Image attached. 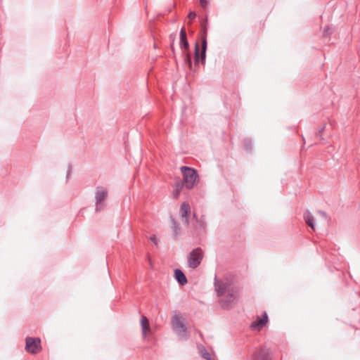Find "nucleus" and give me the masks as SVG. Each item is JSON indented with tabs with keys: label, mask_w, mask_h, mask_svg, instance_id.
I'll return each instance as SVG.
<instances>
[{
	"label": "nucleus",
	"mask_w": 360,
	"mask_h": 360,
	"mask_svg": "<svg viewBox=\"0 0 360 360\" xmlns=\"http://www.w3.org/2000/svg\"><path fill=\"white\" fill-rule=\"evenodd\" d=\"M214 288L219 297H222L227 293L226 297L221 299V307L229 309L237 297V292L230 283L214 278Z\"/></svg>",
	"instance_id": "1"
},
{
	"label": "nucleus",
	"mask_w": 360,
	"mask_h": 360,
	"mask_svg": "<svg viewBox=\"0 0 360 360\" xmlns=\"http://www.w3.org/2000/svg\"><path fill=\"white\" fill-rule=\"evenodd\" d=\"M181 172L183 175V180L185 187L187 189H191L194 187L195 184L199 181V175L198 171L190 167L182 166Z\"/></svg>",
	"instance_id": "2"
},
{
	"label": "nucleus",
	"mask_w": 360,
	"mask_h": 360,
	"mask_svg": "<svg viewBox=\"0 0 360 360\" xmlns=\"http://www.w3.org/2000/svg\"><path fill=\"white\" fill-rule=\"evenodd\" d=\"M179 46L181 49L183 51V54L184 57V62L188 65L189 68L192 69V59L190 53H187L189 50V43L187 39V34L186 32V29L183 27H181L179 33Z\"/></svg>",
	"instance_id": "3"
},
{
	"label": "nucleus",
	"mask_w": 360,
	"mask_h": 360,
	"mask_svg": "<svg viewBox=\"0 0 360 360\" xmlns=\"http://www.w3.org/2000/svg\"><path fill=\"white\" fill-rule=\"evenodd\" d=\"M203 251L200 248L193 249L188 256V266L191 269H196L203 259Z\"/></svg>",
	"instance_id": "4"
},
{
	"label": "nucleus",
	"mask_w": 360,
	"mask_h": 360,
	"mask_svg": "<svg viewBox=\"0 0 360 360\" xmlns=\"http://www.w3.org/2000/svg\"><path fill=\"white\" fill-rule=\"evenodd\" d=\"M108 196V191L103 186H97L95 190V205H96V212H100L105 204L103 201L106 199Z\"/></svg>",
	"instance_id": "5"
},
{
	"label": "nucleus",
	"mask_w": 360,
	"mask_h": 360,
	"mask_svg": "<svg viewBox=\"0 0 360 360\" xmlns=\"http://www.w3.org/2000/svg\"><path fill=\"white\" fill-rule=\"evenodd\" d=\"M207 18H206L201 22V41H202V52H201V62L202 64L205 63L206 51L207 47Z\"/></svg>",
	"instance_id": "6"
},
{
	"label": "nucleus",
	"mask_w": 360,
	"mask_h": 360,
	"mask_svg": "<svg viewBox=\"0 0 360 360\" xmlns=\"http://www.w3.org/2000/svg\"><path fill=\"white\" fill-rule=\"evenodd\" d=\"M25 350L32 354L39 353L41 350L40 338L27 337L25 339Z\"/></svg>",
	"instance_id": "7"
},
{
	"label": "nucleus",
	"mask_w": 360,
	"mask_h": 360,
	"mask_svg": "<svg viewBox=\"0 0 360 360\" xmlns=\"http://www.w3.org/2000/svg\"><path fill=\"white\" fill-rule=\"evenodd\" d=\"M172 323L174 330L176 332L178 335L181 338L188 339V330L186 325L181 321V317L174 315L172 318Z\"/></svg>",
	"instance_id": "8"
},
{
	"label": "nucleus",
	"mask_w": 360,
	"mask_h": 360,
	"mask_svg": "<svg viewBox=\"0 0 360 360\" xmlns=\"http://www.w3.org/2000/svg\"><path fill=\"white\" fill-rule=\"evenodd\" d=\"M191 212V207L188 202H183L180 207V214L182 221L186 225H188L189 219L188 214Z\"/></svg>",
	"instance_id": "9"
},
{
	"label": "nucleus",
	"mask_w": 360,
	"mask_h": 360,
	"mask_svg": "<svg viewBox=\"0 0 360 360\" xmlns=\"http://www.w3.org/2000/svg\"><path fill=\"white\" fill-rule=\"evenodd\" d=\"M193 217L195 219L193 227L194 229L196 231L197 233L204 232L206 229L207 226L204 217H202L200 219H198L195 213L193 214Z\"/></svg>",
	"instance_id": "10"
},
{
	"label": "nucleus",
	"mask_w": 360,
	"mask_h": 360,
	"mask_svg": "<svg viewBox=\"0 0 360 360\" xmlns=\"http://www.w3.org/2000/svg\"><path fill=\"white\" fill-rule=\"evenodd\" d=\"M270 352L266 347H261L253 354V360H271L269 357Z\"/></svg>",
	"instance_id": "11"
},
{
	"label": "nucleus",
	"mask_w": 360,
	"mask_h": 360,
	"mask_svg": "<svg viewBox=\"0 0 360 360\" xmlns=\"http://www.w3.org/2000/svg\"><path fill=\"white\" fill-rule=\"evenodd\" d=\"M268 322V315L266 312L264 313L262 317H258L257 319L251 323V328L255 330L262 329Z\"/></svg>",
	"instance_id": "12"
},
{
	"label": "nucleus",
	"mask_w": 360,
	"mask_h": 360,
	"mask_svg": "<svg viewBox=\"0 0 360 360\" xmlns=\"http://www.w3.org/2000/svg\"><path fill=\"white\" fill-rule=\"evenodd\" d=\"M174 278L181 285H185L188 283L185 274L179 269L174 270Z\"/></svg>",
	"instance_id": "13"
},
{
	"label": "nucleus",
	"mask_w": 360,
	"mask_h": 360,
	"mask_svg": "<svg viewBox=\"0 0 360 360\" xmlns=\"http://www.w3.org/2000/svg\"><path fill=\"white\" fill-rule=\"evenodd\" d=\"M141 326L143 337H146L148 333L150 332L149 326V321L147 317L143 316L141 318Z\"/></svg>",
	"instance_id": "14"
},
{
	"label": "nucleus",
	"mask_w": 360,
	"mask_h": 360,
	"mask_svg": "<svg viewBox=\"0 0 360 360\" xmlns=\"http://www.w3.org/2000/svg\"><path fill=\"white\" fill-rule=\"evenodd\" d=\"M185 186L184 181H178L174 184V191L172 192V195L174 199H177L183 189Z\"/></svg>",
	"instance_id": "15"
},
{
	"label": "nucleus",
	"mask_w": 360,
	"mask_h": 360,
	"mask_svg": "<svg viewBox=\"0 0 360 360\" xmlns=\"http://www.w3.org/2000/svg\"><path fill=\"white\" fill-rule=\"evenodd\" d=\"M304 219L306 224L314 231V217L309 210L305 211L304 214Z\"/></svg>",
	"instance_id": "16"
},
{
	"label": "nucleus",
	"mask_w": 360,
	"mask_h": 360,
	"mask_svg": "<svg viewBox=\"0 0 360 360\" xmlns=\"http://www.w3.org/2000/svg\"><path fill=\"white\" fill-rule=\"evenodd\" d=\"M170 222L171 228L173 231V234L176 238L179 235L180 231L179 224L172 216H170Z\"/></svg>",
	"instance_id": "17"
},
{
	"label": "nucleus",
	"mask_w": 360,
	"mask_h": 360,
	"mask_svg": "<svg viewBox=\"0 0 360 360\" xmlns=\"http://www.w3.org/2000/svg\"><path fill=\"white\" fill-rule=\"evenodd\" d=\"M198 348L200 350L202 356L205 359H206V360H212L211 354L207 351V349H205V347L203 345H200L198 346Z\"/></svg>",
	"instance_id": "18"
},
{
	"label": "nucleus",
	"mask_w": 360,
	"mask_h": 360,
	"mask_svg": "<svg viewBox=\"0 0 360 360\" xmlns=\"http://www.w3.org/2000/svg\"><path fill=\"white\" fill-rule=\"evenodd\" d=\"M194 61L195 65L198 64L200 62V50L198 42L195 45Z\"/></svg>",
	"instance_id": "19"
},
{
	"label": "nucleus",
	"mask_w": 360,
	"mask_h": 360,
	"mask_svg": "<svg viewBox=\"0 0 360 360\" xmlns=\"http://www.w3.org/2000/svg\"><path fill=\"white\" fill-rule=\"evenodd\" d=\"M243 146L246 151L250 152L252 148V141L250 139H245L243 141Z\"/></svg>",
	"instance_id": "20"
},
{
	"label": "nucleus",
	"mask_w": 360,
	"mask_h": 360,
	"mask_svg": "<svg viewBox=\"0 0 360 360\" xmlns=\"http://www.w3.org/2000/svg\"><path fill=\"white\" fill-rule=\"evenodd\" d=\"M332 33V30L329 27H326L323 30V37H329Z\"/></svg>",
	"instance_id": "21"
},
{
	"label": "nucleus",
	"mask_w": 360,
	"mask_h": 360,
	"mask_svg": "<svg viewBox=\"0 0 360 360\" xmlns=\"http://www.w3.org/2000/svg\"><path fill=\"white\" fill-rule=\"evenodd\" d=\"M196 17V13L194 11H190L188 15V18H189V20H191L190 23H191L192 20L193 19H195Z\"/></svg>",
	"instance_id": "22"
},
{
	"label": "nucleus",
	"mask_w": 360,
	"mask_h": 360,
	"mask_svg": "<svg viewBox=\"0 0 360 360\" xmlns=\"http://www.w3.org/2000/svg\"><path fill=\"white\" fill-rule=\"evenodd\" d=\"M72 165L70 163H69L68 166V171H67V175H66L67 179H68L70 178V176L72 172Z\"/></svg>",
	"instance_id": "23"
},
{
	"label": "nucleus",
	"mask_w": 360,
	"mask_h": 360,
	"mask_svg": "<svg viewBox=\"0 0 360 360\" xmlns=\"http://www.w3.org/2000/svg\"><path fill=\"white\" fill-rule=\"evenodd\" d=\"M200 3L201 6L203 8H205L208 4V1L207 0H200Z\"/></svg>",
	"instance_id": "24"
},
{
	"label": "nucleus",
	"mask_w": 360,
	"mask_h": 360,
	"mask_svg": "<svg viewBox=\"0 0 360 360\" xmlns=\"http://www.w3.org/2000/svg\"><path fill=\"white\" fill-rule=\"evenodd\" d=\"M319 214L322 216L323 218H325L326 219H328V216H327V214L326 212H325L324 211H321V210H319Z\"/></svg>",
	"instance_id": "25"
},
{
	"label": "nucleus",
	"mask_w": 360,
	"mask_h": 360,
	"mask_svg": "<svg viewBox=\"0 0 360 360\" xmlns=\"http://www.w3.org/2000/svg\"><path fill=\"white\" fill-rule=\"evenodd\" d=\"M150 240L151 241H153L155 245H157V239H156L155 236L153 235V236H150Z\"/></svg>",
	"instance_id": "26"
},
{
	"label": "nucleus",
	"mask_w": 360,
	"mask_h": 360,
	"mask_svg": "<svg viewBox=\"0 0 360 360\" xmlns=\"http://www.w3.org/2000/svg\"><path fill=\"white\" fill-rule=\"evenodd\" d=\"M326 128V126L323 125V127H321L319 129V131H318V134H321L325 129Z\"/></svg>",
	"instance_id": "27"
},
{
	"label": "nucleus",
	"mask_w": 360,
	"mask_h": 360,
	"mask_svg": "<svg viewBox=\"0 0 360 360\" xmlns=\"http://www.w3.org/2000/svg\"><path fill=\"white\" fill-rule=\"evenodd\" d=\"M172 43H174V39L172 40ZM171 48L174 51V45H173V44H171Z\"/></svg>",
	"instance_id": "28"
}]
</instances>
